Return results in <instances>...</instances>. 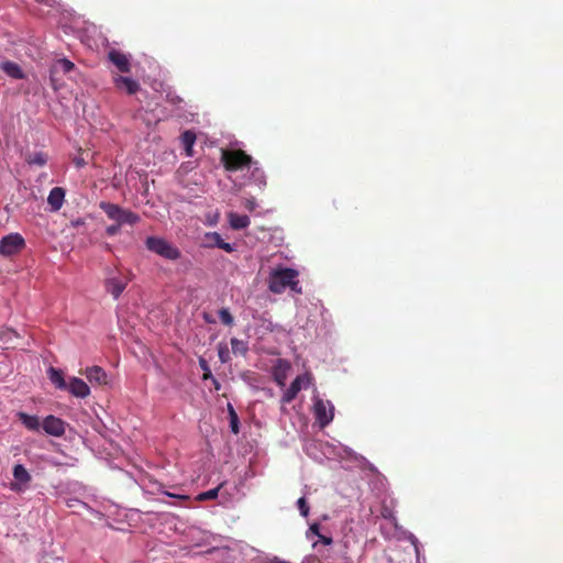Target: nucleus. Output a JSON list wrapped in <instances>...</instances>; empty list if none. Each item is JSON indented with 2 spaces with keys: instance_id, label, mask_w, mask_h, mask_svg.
Instances as JSON below:
<instances>
[{
  "instance_id": "obj_40",
  "label": "nucleus",
  "mask_w": 563,
  "mask_h": 563,
  "mask_svg": "<svg viewBox=\"0 0 563 563\" xmlns=\"http://www.w3.org/2000/svg\"><path fill=\"white\" fill-rule=\"evenodd\" d=\"M310 531L313 532L314 534H317L318 537H320V532H319V525L318 523H314L310 527Z\"/></svg>"
},
{
  "instance_id": "obj_24",
  "label": "nucleus",
  "mask_w": 563,
  "mask_h": 563,
  "mask_svg": "<svg viewBox=\"0 0 563 563\" xmlns=\"http://www.w3.org/2000/svg\"><path fill=\"white\" fill-rule=\"evenodd\" d=\"M205 241L206 247H219V244H221L223 240L218 232H207L205 234Z\"/></svg>"
},
{
  "instance_id": "obj_14",
  "label": "nucleus",
  "mask_w": 563,
  "mask_h": 563,
  "mask_svg": "<svg viewBox=\"0 0 563 563\" xmlns=\"http://www.w3.org/2000/svg\"><path fill=\"white\" fill-rule=\"evenodd\" d=\"M71 395L78 398H86L90 394L89 386L80 378L73 377L67 384V388Z\"/></svg>"
},
{
  "instance_id": "obj_29",
  "label": "nucleus",
  "mask_w": 563,
  "mask_h": 563,
  "mask_svg": "<svg viewBox=\"0 0 563 563\" xmlns=\"http://www.w3.org/2000/svg\"><path fill=\"white\" fill-rule=\"evenodd\" d=\"M199 366L203 371V374H202L203 380H208L209 378H212L211 369L208 365V362L205 358H202V357L199 358Z\"/></svg>"
},
{
  "instance_id": "obj_43",
  "label": "nucleus",
  "mask_w": 563,
  "mask_h": 563,
  "mask_svg": "<svg viewBox=\"0 0 563 563\" xmlns=\"http://www.w3.org/2000/svg\"><path fill=\"white\" fill-rule=\"evenodd\" d=\"M75 164H76L77 167H82V166L86 165V162H85L84 158H76L75 159Z\"/></svg>"
},
{
  "instance_id": "obj_20",
  "label": "nucleus",
  "mask_w": 563,
  "mask_h": 563,
  "mask_svg": "<svg viewBox=\"0 0 563 563\" xmlns=\"http://www.w3.org/2000/svg\"><path fill=\"white\" fill-rule=\"evenodd\" d=\"M49 380L55 385L58 389H66L67 383L64 379L63 372L55 367H49L47 371Z\"/></svg>"
},
{
  "instance_id": "obj_27",
  "label": "nucleus",
  "mask_w": 563,
  "mask_h": 563,
  "mask_svg": "<svg viewBox=\"0 0 563 563\" xmlns=\"http://www.w3.org/2000/svg\"><path fill=\"white\" fill-rule=\"evenodd\" d=\"M219 318H220L221 322L225 325L233 324L234 319L227 308H222L219 310Z\"/></svg>"
},
{
  "instance_id": "obj_19",
  "label": "nucleus",
  "mask_w": 563,
  "mask_h": 563,
  "mask_svg": "<svg viewBox=\"0 0 563 563\" xmlns=\"http://www.w3.org/2000/svg\"><path fill=\"white\" fill-rule=\"evenodd\" d=\"M16 416L26 429L38 431L41 422L36 416H31L22 411L18 412Z\"/></svg>"
},
{
  "instance_id": "obj_5",
  "label": "nucleus",
  "mask_w": 563,
  "mask_h": 563,
  "mask_svg": "<svg viewBox=\"0 0 563 563\" xmlns=\"http://www.w3.org/2000/svg\"><path fill=\"white\" fill-rule=\"evenodd\" d=\"M313 413L317 423L321 429L330 424L334 418V406L330 400L316 398L313 402Z\"/></svg>"
},
{
  "instance_id": "obj_15",
  "label": "nucleus",
  "mask_w": 563,
  "mask_h": 563,
  "mask_svg": "<svg viewBox=\"0 0 563 563\" xmlns=\"http://www.w3.org/2000/svg\"><path fill=\"white\" fill-rule=\"evenodd\" d=\"M109 59L121 73H129L131 65L128 56L119 51L112 49L109 52Z\"/></svg>"
},
{
  "instance_id": "obj_33",
  "label": "nucleus",
  "mask_w": 563,
  "mask_h": 563,
  "mask_svg": "<svg viewBox=\"0 0 563 563\" xmlns=\"http://www.w3.org/2000/svg\"><path fill=\"white\" fill-rule=\"evenodd\" d=\"M380 515L383 518L388 520L395 519L393 509L385 504L382 506Z\"/></svg>"
},
{
  "instance_id": "obj_10",
  "label": "nucleus",
  "mask_w": 563,
  "mask_h": 563,
  "mask_svg": "<svg viewBox=\"0 0 563 563\" xmlns=\"http://www.w3.org/2000/svg\"><path fill=\"white\" fill-rule=\"evenodd\" d=\"M13 477L16 483L11 484V489L15 492L24 490L32 477L27 470L22 464H16L13 467Z\"/></svg>"
},
{
  "instance_id": "obj_30",
  "label": "nucleus",
  "mask_w": 563,
  "mask_h": 563,
  "mask_svg": "<svg viewBox=\"0 0 563 563\" xmlns=\"http://www.w3.org/2000/svg\"><path fill=\"white\" fill-rule=\"evenodd\" d=\"M230 419V429L234 434L240 432V421L238 415L229 416Z\"/></svg>"
},
{
  "instance_id": "obj_23",
  "label": "nucleus",
  "mask_w": 563,
  "mask_h": 563,
  "mask_svg": "<svg viewBox=\"0 0 563 563\" xmlns=\"http://www.w3.org/2000/svg\"><path fill=\"white\" fill-rule=\"evenodd\" d=\"M232 352L235 355H245L249 351L247 342L239 340L236 338L231 339Z\"/></svg>"
},
{
  "instance_id": "obj_17",
  "label": "nucleus",
  "mask_w": 563,
  "mask_h": 563,
  "mask_svg": "<svg viewBox=\"0 0 563 563\" xmlns=\"http://www.w3.org/2000/svg\"><path fill=\"white\" fill-rule=\"evenodd\" d=\"M65 198V190L60 187H54L47 197V202L52 210L57 211L62 208Z\"/></svg>"
},
{
  "instance_id": "obj_35",
  "label": "nucleus",
  "mask_w": 563,
  "mask_h": 563,
  "mask_svg": "<svg viewBox=\"0 0 563 563\" xmlns=\"http://www.w3.org/2000/svg\"><path fill=\"white\" fill-rule=\"evenodd\" d=\"M257 203L255 201L254 198H251V199H246L245 202H244V207L249 210V211H254L255 208H256Z\"/></svg>"
},
{
  "instance_id": "obj_22",
  "label": "nucleus",
  "mask_w": 563,
  "mask_h": 563,
  "mask_svg": "<svg viewBox=\"0 0 563 563\" xmlns=\"http://www.w3.org/2000/svg\"><path fill=\"white\" fill-rule=\"evenodd\" d=\"M196 142V134L192 131H185L181 134V143L187 156H192V146Z\"/></svg>"
},
{
  "instance_id": "obj_41",
  "label": "nucleus",
  "mask_w": 563,
  "mask_h": 563,
  "mask_svg": "<svg viewBox=\"0 0 563 563\" xmlns=\"http://www.w3.org/2000/svg\"><path fill=\"white\" fill-rule=\"evenodd\" d=\"M319 538H320V541H321L322 543H324V544H331V543H332V539H331V538H329V537H325V536H322V534H321Z\"/></svg>"
},
{
  "instance_id": "obj_13",
  "label": "nucleus",
  "mask_w": 563,
  "mask_h": 563,
  "mask_svg": "<svg viewBox=\"0 0 563 563\" xmlns=\"http://www.w3.org/2000/svg\"><path fill=\"white\" fill-rule=\"evenodd\" d=\"M84 374L91 384H97L100 386L108 384V375L106 371L100 366L87 367Z\"/></svg>"
},
{
  "instance_id": "obj_38",
  "label": "nucleus",
  "mask_w": 563,
  "mask_h": 563,
  "mask_svg": "<svg viewBox=\"0 0 563 563\" xmlns=\"http://www.w3.org/2000/svg\"><path fill=\"white\" fill-rule=\"evenodd\" d=\"M267 563H290L288 561L282 560L278 556H274L267 561Z\"/></svg>"
},
{
  "instance_id": "obj_34",
  "label": "nucleus",
  "mask_w": 563,
  "mask_h": 563,
  "mask_svg": "<svg viewBox=\"0 0 563 563\" xmlns=\"http://www.w3.org/2000/svg\"><path fill=\"white\" fill-rule=\"evenodd\" d=\"M121 225L113 223L106 228V234L108 236H114L120 232Z\"/></svg>"
},
{
  "instance_id": "obj_8",
  "label": "nucleus",
  "mask_w": 563,
  "mask_h": 563,
  "mask_svg": "<svg viewBox=\"0 0 563 563\" xmlns=\"http://www.w3.org/2000/svg\"><path fill=\"white\" fill-rule=\"evenodd\" d=\"M75 68V64L67 58L57 59L49 69V78L54 89H57L58 75H66Z\"/></svg>"
},
{
  "instance_id": "obj_7",
  "label": "nucleus",
  "mask_w": 563,
  "mask_h": 563,
  "mask_svg": "<svg viewBox=\"0 0 563 563\" xmlns=\"http://www.w3.org/2000/svg\"><path fill=\"white\" fill-rule=\"evenodd\" d=\"M313 382V377L310 373H305L302 375H298L290 384L289 388L284 393L282 397L283 404H290L301 390V388H307Z\"/></svg>"
},
{
  "instance_id": "obj_21",
  "label": "nucleus",
  "mask_w": 563,
  "mask_h": 563,
  "mask_svg": "<svg viewBox=\"0 0 563 563\" xmlns=\"http://www.w3.org/2000/svg\"><path fill=\"white\" fill-rule=\"evenodd\" d=\"M1 69L14 79H22L24 77L22 69L16 63L4 62L1 64Z\"/></svg>"
},
{
  "instance_id": "obj_36",
  "label": "nucleus",
  "mask_w": 563,
  "mask_h": 563,
  "mask_svg": "<svg viewBox=\"0 0 563 563\" xmlns=\"http://www.w3.org/2000/svg\"><path fill=\"white\" fill-rule=\"evenodd\" d=\"M219 249L225 251L227 253H232L235 250L234 245L227 243L224 241H222V243L219 244Z\"/></svg>"
},
{
  "instance_id": "obj_9",
  "label": "nucleus",
  "mask_w": 563,
  "mask_h": 563,
  "mask_svg": "<svg viewBox=\"0 0 563 563\" xmlns=\"http://www.w3.org/2000/svg\"><path fill=\"white\" fill-rule=\"evenodd\" d=\"M289 369H290V363L284 358L276 360V362L273 366V369H272L273 378H274L275 383L282 388L285 387V385H286Z\"/></svg>"
},
{
  "instance_id": "obj_6",
  "label": "nucleus",
  "mask_w": 563,
  "mask_h": 563,
  "mask_svg": "<svg viewBox=\"0 0 563 563\" xmlns=\"http://www.w3.org/2000/svg\"><path fill=\"white\" fill-rule=\"evenodd\" d=\"M25 246V241L20 233H10L0 240V254L3 256L15 255Z\"/></svg>"
},
{
  "instance_id": "obj_25",
  "label": "nucleus",
  "mask_w": 563,
  "mask_h": 563,
  "mask_svg": "<svg viewBox=\"0 0 563 563\" xmlns=\"http://www.w3.org/2000/svg\"><path fill=\"white\" fill-rule=\"evenodd\" d=\"M26 162L30 165L44 166L47 163V155L43 152H37L32 155H29Z\"/></svg>"
},
{
  "instance_id": "obj_31",
  "label": "nucleus",
  "mask_w": 563,
  "mask_h": 563,
  "mask_svg": "<svg viewBox=\"0 0 563 563\" xmlns=\"http://www.w3.org/2000/svg\"><path fill=\"white\" fill-rule=\"evenodd\" d=\"M298 509L300 511V515L303 517H307L309 514V506L307 504V500L305 497H301L297 501Z\"/></svg>"
},
{
  "instance_id": "obj_3",
  "label": "nucleus",
  "mask_w": 563,
  "mask_h": 563,
  "mask_svg": "<svg viewBox=\"0 0 563 563\" xmlns=\"http://www.w3.org/2000/svg\"><path fill=\"white\" fill-rule=\"evenodd\" d=\"M221 162L227 170L236 172L250 167L252 157L243 150H222Z\"/></svg>"
},
{
  "instance_id": "obj_11",
  "label": "nucleus",
  "mask_w": 563,
  "mask_h": 563,
  "mask_svg": "<svg viewBox=\"0 0 563 563\" xmlns=\"http://www.w3.org/2000/svg\"><path fill=\"white\" fill-rule=\"evenodd\" d=\"M42 427L47 434L54 437H62L65 433L64 421L55 416H47L44 419Z\"/></svg>"
},
{
  "instance_id": "obj_39",
  "label": "nucleus",
  "mask_w": 563,
  "mask_h": 563,
  "mask_svg": "<svg viewBox=\"0 0 563 563\" xmlns=\"http://www.w3.org/2000/svg\"><path fill=\"white\" fill-rule=\"evenodd\" d=\"M166 495L169 497H174V498H178V499H183V500H187L189 498L186 495H175V494H170V493H166Z\"/></svg>"
},
{
  "instance_id": "obj_32",
  "label": "nucleus",
  "mask_w": 563,
  "mask_h": 563,
  "mask_svg": "<svg viewBox=\"0 0 563 563\" xmlns=\"http://www.w3.org/2000/svg\"><path fill=\"white\" fill-rule=\"evenodd\" d=\"M13 336L18 338L16 332L13 330H8L0 334V342L3 344H8V343H10V341L12 340Z\"/></svg>"
},
{
  "instance_id": "obj_26",
  "label": "nucleus",
  "mask_w": 563,
  "mask_h": 563,
  "mask_svg": "<svg viewBox=\"0 0 563 563\" xmlns=\"http://www.w3.org/2000/svg\"><path fill=\"white\" fill-rule=\"evenodd\" d=\"M222 486H223V484H220L216 488H212V489H209L207 492L200 493V494L197 495L196 499L198 501H206V500L216 499L218 497L219 490L221 489Z\"/></svg>"
},
{
  "instance_id": "obj_44",
  "label": "nucleus",
  "mask_w": 563,
  "mask_h": 563,
  "mask_svg": "<svg viewBox=\"0 0 563 563\" xmlns=\"http://www.w3.org/2000/svg\"><path fill=\"white\" fill-rule=\"evenodd\" d=\"M228 412H229V416L238 415L231 404H228Z\"/></svg>"
},
{
  "instance_id": "obj_37",
  "label": "nucleus",
  "mask_w": 563,
  "mask_h": 563,
  "mask_svg": "<svg viewBox=\"0 0 563 563\" xmlns=\"http://www.w3.org/2000/svg\"><path fill=\"white\" fill-rule=\"evenodd\" d=\"M84 224H85V220L81 218H78V219L71 221V225L74 228H79V227H82Z\"/></svg>"
},
{
  "instance_id": "obj_12",
  "label": "nucleus",
  "mask_w": 563,
  "mask_h": 563,
  "mask_svg": "<svg viewBox=\"0 0 563 563\" xmlns=\"http://www.w3.org/2000/svg\"><path fill=\"white\" fill-rule=\"evenodd\" d=\"M129 279L121 277L108 278L104 283L106 290L118 299L128 286Z\"/></svg>"
},
{
  "instance_id": "obj_4",
  "label": "nucleus",
  "mask_w": 563,
  "mask_h": 563,
  "mask_svg": "<svg viewBox=\"0 0 563 563\" xmlns=\"http://www.w3.org/2000/svg\"><path fill=\"white\" fill-rule=\"evenodd\" d=\"M145 245L151 252L164 258L176 261L180 257V251L165 239L148 236Z\"/></svg>"
},
{
  "instance_id": "obj_42",
  "label": "nucleus",
  "mask_w": 563,
  "mask_h": 563,
  "mask_svg": "<svg viewBox=\"0 0 563 563\" xmlns=\"http://www.w3.org/2000/svg\"><path fill=\"white\" fill-rule=\"evenodd\" d=\"M209 379L212 382V384H213V386H214V389H216V390H219V389H220V387H221V385H220V383L218 382V379H217L213 375H212V378H209Z\"/></svg>"
},
{
  "instance_id": "obj_18",
  "label": "nucleus",
  "mask_w": 563,
  "mask_h": 563,
  "mask_svg": "<svg viewBox=\"0 0 563 563\" xmlns=\"http://www.w3.org/2000/svg\"><path fill=\"white\" fill-rule=\"evenodd\" d=\"M229 222L232 229L234 230H242L250 225L251 221L250 218L245 214H239L235 212L229 213Z\"/></svg>"
},
{
  "instance_id": "obj_2",
  "label": "nucleus",
  "mask_w": 563,
  "mask_h": 563,
  "mask_svg": "<svg viewBox=\"0 0 563 563\" xmlns=\"http://www.w3.org/2000/svg\"><path fill=\"white\" fill-rule=\"evenodd\" d=\"M99 207L110 220L121 227L125 224L134 225L141 220L137 213L129 209H124L117 203L101 201Z\"/></svg>"
},
{
  "instance_id": "obj_16",
  "label": "nucleus",
  "mask_w": 563,
  "mask_h": 563,
  "mask_svg": "<svg viewBox=\"0 0 563 563\" xmlns=\"http://www.w3.org/2000/svg\"><path fill=\"white\" fill-rule=\"evenodd\" d=\"M114 85L118 89L125 90L129 95H134L140 90V84L130 77L115 76Z\"/></svg>"
},
{
  "instance_id": "obj_28",
  "label": "nucleus",
  "mask_w": 563,
  "mask_h": 563,
  "mask_svg": "<svg viewBox=\"0 0 563 563\" xmlns=\"http://www.w3.org/2000/svg\"><path fill=\"white\" fill-rule=\"evenodd\" d=\"M218 355L222 363H228L230 361V352L225 344H219Z\"/></svg>"
},
{
  "instance_id": "obj_1",
  "label": "nucleus",
  "mask_w": 563,
  "mask_h": 563,
  "mask_svg": "<svg viewBox=\"0 0 563 563\" xmlns=\"http://www.w3.org/2000/svg\"><path fill=\"white\" fill-rule=\"evenodd\" d=\"M286 288H290L296 294L302 292L298 280V272L288 267L274 269L269 274L268 289L274 294H283Z\"/></svg>"
}]
</instances>
